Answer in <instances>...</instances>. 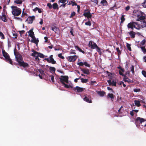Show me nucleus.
Here are the masks:
<instances>
[{
  "label": "nucleus",
  "mask_w": 146,
  "mask_h": 146,
  "mask_svg": "<svg viewBox=\"0 0 146 146\" xmlns=\"http://www.w3.org/2000/svg\"><path fill=\"white\" fill-rule=\"evenodd\" d=\"M14 53L15 56L16 61L18 63L17 65L23 67L24 68H28L29 67V64L27 63L24 62L21 55L17 51L16 47L14 49Z\"/></svg>",
  "instance_id": "f257e3e1"
},
{
  "label": "nucleus",
  "mask_w": 146,
  "mask_h": 146,
  "mask_svg": "<svg viewBox=\"0 0 146 146\" xmlns=\"http://www.w3.org/2000/svg\"><path fill=\"white\" fill-rule=\"evenodd\" d=\"M133 15L137 17L136 21H137L145 20L146 18V15L143 12L137 10L133 11Z\"/></svg>",
  "instance_id": "f03ea898"
},
{
  "label": "nucleus",
  "mask_w": 146,
  "mask_h": 146,
  "mask_svg": "<svg viewBox=\"0 0 146 146\" xmlns=\"http://www.w3.org/2000/svg\"><path fill=\"white\" fill-rule=\"evenodd\" d=\"M11 8L12 9V14L14 16H18L21 14V9L14 6H11Z\"/></svg>",
  "instance_id": "7ed1b4c3"
},
{
  "label": "nucleus",
  "mask_w": 146,
  "mask_h": 146,
  "mask_svg": "<svg viewBox=\"0 0 146 146\" xmlns=\"http://www.w3.org/2000/svg\"><path fill=\"white\" fill-rule=\"evenodd\" d=\"M127 27L128 29L130 28L132 30L134 28L139 30L140 27L137 22L133 21H132L129 23L127 25Z\"/></svg>",
  "instance_id": "20e7f679"
},
{
  "label": "nucleus",
  "mask_w": 146,
  "mask_h": 146,
  "mask_svg": "<svg viewBox=\"0 0 146 146\" xmlns=\"http://www.w3.org/2000/svg\"><path fill=\"white\" fill-rule=\"evenodd\" d=\"M2 52L3 56L6 59V62L13 65L12 61L10 58L9 54L4 50H2Z\"/></svg>",
  "instance_id": "39448f33"
},
{
  "label": "nucleus",
  "mask_w": 146,
  "mask_h": 146,
  "mask_svg": "<svg viewBox=\"0 0 146 146\" xmlns=\"http://www.w3.org/2000/svg\"><path fill=\"white\" fill-rule=\"evenodd\" d=\"M145 121H146V119H145L139 117H137L135 120V123L136 125L140 124H141L143 123ZM144 126L146 127V123L144 125Z\"/></svg>",
  "instance_id": "423d86ee"
},
{
  "label": "nucleus",
  "mask_w": 146,
  "mask_h": 146,
  "mask_svg": "<svg viewBox=\"0 0 146 146\" xmlns=\"http://www.w3.org/2000/svg\"><path fill=\"white\" fill-rule=\"evenodd\" d=\"M92 49H96L100 55H101L102 52L101 51V48L99 47L97 44L92 41Z\"/></svg>",
  "instance_id": "0eeeda50"
},
{
  "label": "nucleus",
  "mask_w": 146,
  "mask_h": 146,
  "mask_svg": "<svg viewBox=\"0 0 146 146\" xmlns=\"http://www.w3.org/2000/svg\"><path fill=\"white\" fill-rule=\"evenodd\" d=\"M68 77L67 76H61L59 78L60 82L63 84L64 83L66 82V83H68Z\"/></svg>",
  "instance_id": "6e6552de"
},
{
  "label": "nucleus",
  "mask_w": 146,
  "mask_h": 146,
  "mask_svg": "<svg viewBox=\"0 0 146 146\" xmlns=\"http://www.w3.org/2000/svg\"><path fill=\"white\" fill-rule=\"evenodd\" d=\"M52 55H51L49 58H45L44 60H46L47 62L49 63H51L53 64H54L56 63V62L54 60L53 57Z\"/></svg>",
  "instance_id": "1a4fd4ad"
},
{
  "label": "nucleus",
  "mask_w": 146,
  "mask_h": 146,
  "mask_svg": "<svg viewBox=\"0 0 146 146\" xmlns=\"http://www.w3.org/2000/svg\"><path fill=\"white\" fill-rule=\"evenodd\" d=\"M32 51L33 52V53H32L31 54V56H34L35 55H37L39 57H40L41 58H44V55L42 54L39 52H38L35 51L34 50H33Z\"/></svg>",
  "instance_id": "9d476101"
},
{
  "label": "nucleus",
  "mask_w": 146,
  "mask_h": 146,
  "mask_svg": "<svg viewBox=\"0 0 146 146\" xmlns=\"http://www.w3.org/2000/svg\"><path fill=\"white\" fill-rule=\"evenodd\" d=\"M77 58V56L76 55L70 56L67 58L68 60L70 62L75 61L76 60Z\"/></svg>",
  "instance_id": "9b49d317"
},
{
  "label": "nucleus",
  "mask_w": 146,
  "mask_h": 146,
  "mask_svg": "<svg viewBox=\"0 0 146 146\" xmlns=\"http://www.w3.org/2000/svg\"><path fill=\"white\" fill-rule=\"evenodd\" d=\"M139 25L140 27L139 29L141 28H143L146 27V21L145 20L141 21V24H139Z\"/></svg>",
  "instance_id": "f8f14e48"
},
{
  "label": "nucleus",
  "mask_w": 146,
  "mask_h": 146,
  "mask_svg": "<svg viewBox=\"0 0 146 146\" xmlns=\"http://www.w3.org/2000/svg\"><path fill=\"white\" fill-rule=\"evenodd\" d=\"M123 80L125 82H127L129 83H133V80L129 78L126 76H124Z\"/></svg>",
  "instance_id": "ddd939ff"
},
{
  "label": "nucleus",
  "mask_w": 146,
  "mask_h": 146,
  "mask_svg": "<svg viewBox=\"0 0 146 146\" xmlns=\"http://www.w3.org/2000/svg\"><path fill=\"white\" fill-rule=\"evenodd\" d=\"M73 90L75 91L76 90L78 92H81L84 90V88H80L79 86H77L76 87L74 88H73Z\"/></svg>",
  "instance_id": "4468645a"
},
{
  "label": "nucleus",
  "mask_w": 146,
  "mask_h": 146,
  "mask_svg": "<svg viewBox=\"0 0 146 146\" xmlns=\"http://www.w3.org/2000/svg\"><path fill=\"white\" fill-rule=\"evenodd\" d=\"M35 17L34 16H29L27 19V21H28V23H32L33 21L35 19Z\"/></svg>",
  "instance_id": "2eb2a0df"
},
{
  "label": "nucleus",
  "mask_w": 146,
  "mask_h": 146,
  "mask_svg": "<svg viewBox=\"0 0 146 146\" xmlns=\"http://www.w3.org/2000/svg\"><path fill=\"white\" fill-rule=\"evenodd\" d=\"M83 15L86 17H87L88 19L91 18V15L90 11L84 12Z\"/></svg>",
  "instance_id": "dca6fc26"
},
{
  "label": "nucleus",
  "mask_w": 146,
  "mask_h": 146,
  "mask_svg": "<svg viewBox=\"0 0 146 146\" xmlns=\"http://www.w3.org/2000/svg\"><path fill=\"white\" fill-rule=\"evenodd\" d=\"M32 39L31 40V42L35 43L36 44H37L39 42V40L37 39H36L35 36L31 38Z\"/></svg>",
  "instance_id": "f3484780"
},
{
  "label": "nucleus",
  "mask_w": 146,
  "mask_h": 146,
  "mask_svg": "<svg viewBox=\"0 0 146 146\" xmlns=\"http://www.w3.org/2000/svg\"><path fill=\"white\" fill-rule=\"evenodd\" d=\"M33 29L30 30L28 32L29 36L32 38L35 36L34 32L33 31Z\"/></svg>",
  "instance_id": "a211bd4d"
},
{
  "label": "nucleus",
  "mask_w": 146,
  "mask_h": 146,
  "mask_svg": "<svg viewBox=\"0 0 146 146\" xmlns=\"http://www.w3.org/2000/svg\"><path fill=\"white\" fill-rule=\"evenodd\" d=\"M96 92L97 94L100 96H104L106 94V92L103 91H97Z\"/></svg>",
  "instance_id": "6ab92c4d"
},
{
  "label": "nucleus",
  "mask_w": 146,
  "mask_h": 146,
  "mask_svg": "<svg viewBox=\"0 0 146 146\" xmlns=\"http://www.w3.org/2000/svg\"><path fill=\"white\" fill-rule=\"evenodd\" d=\"M136 33L133 31H131L129 32V35L131 38H133L135 37Z\"/></svg>",
  "instance_id": "aec40b11"
},
{
  "label": "nucleus",
  "mask_w": 146,
  "mask_h": 146,
  "mask_svg": "<svg viewBox=\"0 0 146 146\" xmlns=\"http://www.w3.org/2000/svg\"><path fill=\"white\" fill-rule=\"evenodd\" d=\"M81 71L84 73L86 74H89V71L88 69L85 68L81 69Z\"/></svg>",
  "instance_id": "412c9836"
},
{
  "label": "nucleus",
  "mask_w": 146,
  "mask_h": 146,
  "mask_svg": "<svg viewBox=\"0 0 146 146\" xmlns=\"http://www.w3.org/2000/svg\"><path fill=\"white\" fill-rule=\"evenodd\" d=\"M54 9H59L58 6L56 3H54L52 5Z\"/></svg>",
  "instance_id": "4be33fe9"
},
{
  "label": "nucleus",
  "mask_w": 146,
  "mask_h": 146,
  "mask_svg": "<svg viewBox=\"0 0 146 146\" xmlns=\"http://www.w3.org/2000/svg\"><path fill=\"white\" fill-rule=\"evenodd\" d=\"M115 97V96L113 95V94L111 93H109L107 96V97H109L110 98H111V100L112 101H113V100L114 98V97Z\"/></svg>",
  "instance_id": "5701e85b"
},
{
  "label": "nucleus",
  "mask_w": 146,
  "mask_h": 146,
  "mask_svg": "<svg viewBox=\"0 0 146 146\" xmlns=\"http://www.w3.org/2000/svg\"><path fill=\"white\" fill-rule=\"evenodd\" d=\"M2 20L5 22L7 21V19L6 18V16L5 14L2 15V16L1 17Z\"/></svg>",
  "instance_id": "b1692460"
},
{
  "label": "nucleus",
  "mask_w": 146,
  "mask_h": 146,
  "mask_svg": "<svg viewBox=\"0 0 146 146\" xmlns=\"http://www.w3.org/2000/svg\"><path fill=\"white\" fill-rule=\"evenodd\" d=\"M101 4L103 6H106L107 4V2L106 0H102L101 2Z\"/></svg>",
  "instance_id": "393cba45"
},
{
  "label": "nucleus",
  "mask_w": 146,
  "mask_h": 146,
  "mask_svg": "<svg viewBox=\"0 0 146 146\" xmlns=\"http://www.w3.org/2000/svg\"><path fill=\"white\" fill-rule=\"evenodd\" d=\"M75 48L76 49L78 50L80 52H82L83 54L85 53V52L83 50H82L80 48H79V47L78 46H75Z\"/></svg>",
  "instance_id": "a878e982"
},
{
  "label": "nucleus",
  "mask_w": 146,
  "mask_h": 146,
  "mask_svg": "<svg viewBox=\"0 0 146 146\" xmlns=\"http://www.w3.org/2000/svg\"><path fill=\"white\" fill-rule=\"evenodd\" d=\"M135 104L137 107H139L141 106L140 102L139 101L135 100L134 101Z\"/></svg>",
  "instance_id": "bb28decb"
},
{
  "label": "nucleus",
  "mask_w": 146,
  "mask_h": 146,
  "mask_svg": "<svg viewBox=\"0 0 146 146\" xmlns=\"http://www.w3.org/2000/svg\"><path fill=\"white\" fill-rule=\"evenodd\" d=\"M84 101L88 103H91V100H90L89 98L86 96L84 98Z\"/></svg>",
  "instance_id": "cd10ccee"
},
{
  "label": "nucleus",
  "mask_w": 146,
  "mask_h": 146,
  "mask_svg": "<svg viewBox=\"0 0 146 146\" xmlns=\"http://www.w3.org/2000/svg\"><path fill=\"white\" fill-rule=\"evenodd\" d=\"M51 28L52 30L54 31L55 33H56V32L58 30V29L55 26L52 27Z\"/></svg>",
  "instance_id": "c85d7f7f"
},
{
  "label": "nucleus",
  "mask_w": 146,
  "mask_h": 146,
  "mask_svg": "<svg viewBox=\"0 0 146 146\" xmlns=\"http://www.w3.org/2000/svg\"><path fill=\"white\" fill-rule=\"evenodd\" d=\"M63 84L64 85V87L66 88H73V86L68 85H67V84H66L65 83H64V84Z\"/></svg>",
  "instance_id": "c756f323"
},
{
  "label": "nucleus",
  "mask_w": 146,
  "mask_h": 146,
  "mask_svg": "<svg viewBox=\"0 0 146 146\" xmlns=\"http://www.w3.org/2000/svg\"><path fill=\"white\" fill-rule=\"evenodd\" d=\"M125 19L124 18V15H122L121 17V23H123L125 21Z\"/></svg>",
  "instance_id": "7c9ffc66"
},
{
  "label": "nucleus",
  "mask_w": 146,
  "mask_h": 146,
  "mask_svg": "<svg viewBox=\"0 0 146 146\" xmlns=\"http://www.w3.org/2000/svg\"><path fill=\"white\" fill-rule=\"evenodd\" d=\"M126 46L128 50L130 51H131V44H129L128 43H127Z\"/></svg>",
  "instance_id": "2f4dec72"
},
{
  "label": "nucleus",
  "mask_w": 146,
  "mask_h": 146,
  "mask_svg": "<svg viewBox=\"0 0 146 146\" xmlns=\"http://www.w3.org/2000/svg\"><path fill=\"white\" fill-rule=\"evenodd\" d=\"M38 70L42 75L45 74L44 71L42 69H38Z\"/></svg>",
  "instance_id": "473e14b6"
},
{
  "label": "nucleus",
  "mask_w": 146,
  "mask_h": 146,
  "mask_svg": "<svg viewBox=\"0 0 146 146\" xmlns=\"http://www.w3.org/2000/svg\"><path fill=\"white\" fill-rule=\"evenodd\" d=\"M22 2V1L21 0H16L14 1V3L17 4H21Z\"/></svg>",
  "instance_id": "72a5a7b5"
},
{
  "label": "nucleus",
  "mask_w": 146,
  "mask_h": 146,
  "mask_svg": "<svg viewBox=\"0 0 146 146\" xmlns=\"http://www.w3.org/2000/svg\"><path fill=\"white\" fill-rule=\"evenodd\" d=\"M49 69L50 71L55 72L56 70L55 68L53 67H50Z\"/></svg>",
  "instance_id": "f704fd0d"
},
{
  "label": "nucleus",
  "mask_w": 146,
  "mask_h": 146,
  "mask_svg": "<svg viewBox=\"0 0 146 146\" xmlns=\"http://www.w3.org/2000/svg\"><path fill=\"white\" fill-rule=\"evenodd\" d=\"M81 82L82 83H86L88 82V80L87 79H84L83 78H81Z\"/></svg>",
  "instance_id": "c9c22d12"
},
{
  "label": "nucleus",
  "mask_w": 146,
  "mask_h": 146,
  "mask_svg": "<svg viewBox=\"0 0 146 146\" xmlns=\"http://www.w3.org/2000/svg\"><path fill=\"white\" fill-rule=\"evenodd\" d=\"M141 48L144 53L145 54L146 53V49L145 47L144 46H142L141 47Z\"/></svg>",
  "instance_id": "e433bc0d"
},
{
  "label": "nucleus",
  "mask_w": 146,
  "mask_h": 146,
  "mask_svg": "<svg viewBox=\"0 0 146 146\" xmlns=\"http://www.w3.org/2000/svg\"><path fill=\"white\" fill-rule=\"evenodd\" d=\"M71 4H72V6H74V5H76V6L77 5V4L75 2H74L73 1H71ZM70 4H71V3H70V2H69V3H68V5H70Z\"/></svg>",
  "instance_id": "4c0bfd02"
},
{
  "label": "nucleus",
  "mask_w": 146,
  "mask_h": 146,
  "mask_svg": "<svg viewBox=\"0 0 146 146\" xmlns=\"http://www.w3.org/2000/svg\"><path fill=\"white\" fill-rule=\"evenodd\" d=\"M113 74L111 72H110L108 74V75L110 79H111L112 78Z\"/></svg>",
  "instance_id": "58836bf2"
},
{
  "label": "nucleus",
  "mask_w": 146,
  "mask_h": 146,
  "mask_svg": "<svg viewBox=\"0 0 146 146\" xmlns=\"http://www.w3.org/2000/svg\"><path fill=\"white\" fill-rule=\"evenodd\" d=\"M116 50H117V52L118 53V55L119 56L121 54V52L120 50L119 49V48H118V47L117 48H116Z\"/></svg>",
  "instance_id": "ea45409f"
},
{
  "label": "nucleus",
  "mask_w": 146,
  "mask_h": 146,
  "mask_svg": "<svg viewBox=\"0 0 146 146\" xmlns=\"http://www.w3.org/2000/svg\"><path fill=\"white\" fill-rule=\"evenodd\" d=\"M131 70L132 72V74H134V66L133 65H132L131 66Z\"/></svg>",
  "instance_id": "a19ab883"
},
{
  "label": "nucleus",
  "mask_w": 146,
  "mask_h": 146,
  "mask_svg": "<svg viewBox=\"0 0 146 146\" xmlns=\"http://www.w3.org/2000/svg\"><path fill=\"white\" fill-rule=\"evenodd\" d=\"M47 6L48 7L49 9H51L52 7V5L50 3H48L47 4Z\"/></svg>",
  "instance_id": "79ce46f5"
},
{
  "label": "nucleus",
  "mask_w": 146,
  "mask_h": 146,
  "mask_svg": "<svg viewBox=\"0 0 146 146\" xmlns=\"http://www.w3.org/2000/svg\"><path fill=\"white\" fill-rule=\"evenodd\" d=\"M58 57L62 59H64V57L62 56V53H60L58 54Z\"/></svg>",
  "instance_id": "37998d69"
},
{
  "label": "nucleus",
  "mask_w": 146,
  "mask_h": 146,
  "mask_svg": "<svg viewBox=\"0 0 146 146\" xmlns=\"http://www.w3.org/2000/svg\"><path fill=\"white\" fill-rule=\"evenodd\" d=\"M33 57H35V59L36 60H37V61L38 62H39L40 60L39 58H38V56L37 55H35V56H33Z\"/></svg>",
  "instance_id": "c03bdc74"
},
{
  "label": "nucleus",
  "mask_w": 146,
  "mask_h": 146,
  "mask_svg": "<svg viewBox=\"0 0 146 146\" xmlns=\"http://www.w3.org/2000/svg\"><path fill=\"white\" fill-rule=\"evenodd\" d=\"M0 36H1V38L2 39H4L5 38L4 35L3 34V33L1 31H0Z\"/></svg>",
  "instance_id": "a18cd8bd"
},
{
  "label": "nucleus",
  "mask_w": 146,
  "mask_h": 146,
  "mask_svg": "<svg viewBox=\"0 0 146 146\" xmlns=\"http://www.w3.org/2000/svg\"><path fill=\"white\" fill-rule=\"evenodd\" d=\"M76 14V13L75 12H72L71 14V15L70 16V18H72V17L74 16H75Z\"/></svg>",
  "instance_id": "49530a36"
},
{
  "label": "nucleus",
  "mask_w": 146,
  "mask_h": 146,
  "mask_svg": "<svg viewBox=\"0 0 146 146\" xmlns=\"http://www.w3.org/2000/svg\"><path fill=\"white\" fill-rule=\"evenodd\" d=\"M85 25H86L90 26L91 25V23L90 21H88L87 22L85 23Z\"/></svg>",
  "instance_id": "de8ad7c7"
},
{
  "label": "nucleus",
  "mask_w": 146,
  "mask_h": 146,
  "mask_svg": "<svg viewBox=\"0 0 146 146\" xmlns=\"http://www.w3.org/2000/svg\"><path fill=\"white\" fill-rule=\"evenodd\" d=\"M66 1V0H59L58 2L64 4L65 3Z\"/></svg>",
  "instance_id": "09e8293b"
},
{
  "label": "nucleus",
  "mask_w": 146,
  "mask_h": 146,
  "mask_svg": "<svg viewBox=\"0 0 146 146\" xmlns=\"http://www.w3.org/2000/svg\"><path fill=\"white\" fill-rule=\"evenodd\" d=\"M142 73L145 77H146V72L145 71H142Z\"/></svg>",
  "instance_id": "8fccbe9b"
},
{
  "label": "nucleus",
  "mask_w": 146,
  "mask_h": 146,
  "mask_svg": "<svg viewBox=\"0 0 146 146\" xmlns=\"http://www.w3.org/2000/svg\"><path fill=\"white\" fill-rule=\"evenodd\" d=\"M24 9H23L21 15V17H23L24 16L27 15V14L26 13L24 12Z\"/></svg>",
  "instance_id": "3c124183"
},
{
  "label": "nucleus",
  "mask_w": 146,
  "mask_h": 146,
  "mask_svg": "<svg viewBox=\"0 0 146 146\" xmlns=\"http://www.w3.org/2000/svg\"><path fill=\"white\" fill-rule=\"evenodd\" d=\"M142 6L146 8V1L145 0V1L142 3Z\"/></svg>",
  "instance_id": "603ef678"
},
{
  "label": "nucleus",
  "mask_w": 146,
  "mask_h": 146,
  "mask_svg": "<svg viewBox=\"0 0 146 146\" xmlns=\"http://www.w3.org/2000/svg\"><path fill=\"white\" fill-rule=\"evenodd\" d=\"M13 38H17V34L16 33H13Z\"/></svg>",
  "instance_id": "864d4df0"
},
{
  "label": "nucleus",
  "mask_w": 146,
  "mask_h": 146,
  "mask_svg": "<svg viewBox=\"0 0 146 146\" xmlns=\"http://www.w3.org/2000/svg\"><path fill=\"white\" fill-rule=\"evenodd\" d=\"M84 65H85L86 66L88 67H90V65L87 63L86 62H84Z\"/></svg>",
  "instance_id": "5fc2aeb1"
},
{
  "label": "nucleus",
  "mask_w": 146,
  "mask_h": 146,
  "mask_svg": "<svg viewBox=\"0 0 146 146\" xmlns=\"http://www.w3.org/2000/svg\"><path fill=\"white\" fill-rule=\"evenodd\" d=\"M133 90L135 92H139L140 91V89L139 88L138 89L135 88L133 89Z\"/></svg>",
  "instance_id": "6e6d98bb"
},
{
  "label": "nucleus",
  "mask_w": 146,
  "mask_h": 146,
  "mask_svg": "<svg viewBox=\"0 0 146 146\" xmlns=\"http://www.w3.org/2000/svg\"><path fill=\"white\" fill-rule=\"evenodd\" d=\"M112 83V85L113 86H116V82L114 81V80H113Z\"/></svg>",
  "instance_id": "4d7b16f0"
},
{
  "label": "nucleus",
  "mask_w": 146,
  "mask_h": 146,
  "mask_svg": "<svg viewBox=\"0 0 146 146\" xmlns=\"http://www.w3.org/2000/svg\"><path fill=\"white\" fill-rule=\"evenodd\" d=\"M50 77H51V80L52 81V82H54V77L52 75H51L50 76Z\"/></svg>",
  "instance_id": "13d9d810"
},
{
  "label": "nucleus",
  "mask_w": 146,
  "mask_h": 146,
  "mask_svg": "<svg viewBox=\"0 0 146 146\" xmlns=\"http://www.w3.org/2000/svg\"><path fill=\"white\" fill-rule=\"evenodd\" d=\"M78 64L80 66H82L84 65V63L82 62H79Z\"/></svg>",
  "instance_id": "bf43d9fd"
},
{
  "label": "nucleus",
  "mask_w": 146,
  "mask_h": 146,
  "mask_svg": "<svg viewBox=\"0 0 146 146\" xmlns=\"http://www.w3.org/2000/svg\"><path fill=\"white\" fill-rule=\"evenodd\" d=\"M71 51L70 52V54H76V52H74L75 51V50H71Z\"/></svg>",
  "instance_id": "052dcab7"
},
{
  "label": "nucleus",
  "mask_w": 146,
  "mask_h": 146,
  "mask_svg": "<svg viewBox=\"0 0 146 146\" xmlns=\"http://www.w3.org/2000/svg\"><path fill=\"white\" fill-rule=\"evenodd\" d=\"M44 39L45 40V41H44V42H48V37H47V36H45L44 37Z\"/></svg>",
  "instance_id": "680f3d73"
},
{
  "label": "nucleus",
  "mask_w": 146,
  "mask_h": 146,
  "mask_svg": "<svg viewBox=\"0 0 146 146\" xmlns=\"http://www.w3.org/2000/svg\"><path fill=\"white\" fill-rule=\"evenodd\" d=\"M107 82H108V83H109V85H112V83L111 82V80H108L107 81Z\"/></svg>",
  "instance_id": "e2e57ef3"
},
{
  "label": "nucleus",
  "mask_w": 146,
  "mask_h": 146,
  "mask_svg": "<svg viewBox=\"0 0 146 146\" xmlns=\"http://www.w3.org/2000/svg\"><path fill=\"white\" fill-rule=\"evenodd\" d=\"M92 2L94 3L96 5H98V0H92Z\"/></svg>",
  "instance_id": "0e129e2a"
},
{
  "label": "nucleus",
  "mask_w": 146,
  "mask_h": 146,
  "mask_svg": "<svg viewBox=\"0 0 146 146\" xmlns=\"http://www.w3.org/2000/svg\"><path fill=\"white\" fill-rule=\"evenodd\" d=\"M145 40H143L141 42V43L142 45H143L145 44Z\"/></svg>",
  "instance_id": "69168bd1"
},
{
  "label": "nucleus",
  "mask_w": 146,
  "mask_h": 146,
  "mask_svg": "<svg viewBox=\"0 0 146 146\" xmlns=\"http://www.w3.org/2000/svg\"><path fill=\"white\" fill-rule=\"evenodd\" d=\"M130 7H129V6H127L125 8V10L126 11H128L129 10V9H130Z\"/></svg>",
  "instance_id": "338daca9"
},
{
  "label": "nucleus",
  "mask_w": 146,
  "mask_h": 146,
  "mask_svg": "<svg viewBox=\"0 0 146 146\" xmlns=\"http://www.w3.org/2000/svg\"><path fill=\"white\" fill-rule=\"evenodd\" d=\"M119 74L120 75H121L123 76H125V75H124V74L122 72H121V71H119Z\"/></svg>",
  "instance_id": "774afa93"
}]
</instances>
